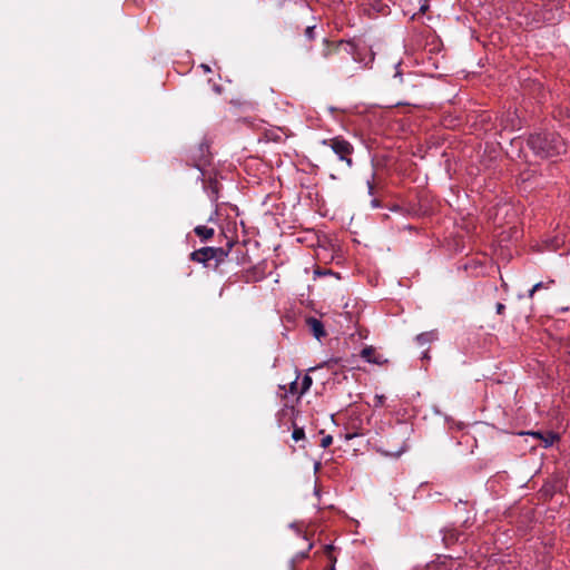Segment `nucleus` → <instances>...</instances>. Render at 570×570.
Masks as SVG:
<instances>
[{"instance_id": "f257e3e1", "label": "nucleus", "mask_w": 570, "mask_h": 570, "mask_svg": "<svg viewBox=\"0 0 570 570\" xmlns=\"http://www.w3.org/2000/svg\"><path fill=\"white\" fill-rule=\"evenodd\" d=\"M530 148L541 157H552L561 154L564 148L563 140L556 134H538L528 140Z\"/></svg>"}, {"instance_id": "f03ea898", "label": "nucleus", "mask_w": 570, "mask_h": 570, "mask_svg": "<svg viewBox=\"0 0 570 570\" xmlns=\"http://www.w3.org/2000/svg\"><path fill=\"white\" fill-rule=\"evenodd\" d=\"M330 146L341 160H345L347 165L351 166L352 160L347 158V155L352 153V146L347 141L333 139L330 141Z\"/></svg>"}, {"instance_id": "7ed1b4c3", "label": "nucleus", "mask_w": 570, "mask_h": 570, "mask_svg": "<svg viewBox=\"0 0 570 570\" xmlns=\"http://www.w3.org/2000/svg\"><path fill=\"white\" fill-rule=\"evenodd\" d=\"M407 449V445L405 441H402L400 446L396 449H386L384 446H379L377 451L381 452L385 456H392V458H399L401 454H403Z\"/></svg>"}, {"instance_id": "20e7f679", "label": "nucleus", "mask_w": 570, "mask_h": 570, "mask_svg": "<svg viewBox=\"0 0 570 570\" xmlns=\"http://www.w3.org/2000/svg\"><path fill=\"white\" fill-rule=\"evenodd\" d=\"M374 348L373 347H365L362 350V357L365 358L367 362L370 363H374V364H382L385 362V360H382L381 356H374Z\"/></svg>"}, {"instance_id": "39448f33", "label": "nucleus", "mask_w": 570, "mask_h": 570, "mask_svg": "<svg viewBox=\"0 0 570 570\" xmlns=\"http://www.w3.org/2000/svg\"><path fill=\"white\" fill-rule=\"evenodd\" d=\"M213 248H204L191 254V258L196 262H206L212 258Z\"/></svg>"}, {"instance_id": "423d86ee", "label": "nucleus", "mask_w": 570, "mask_h": 570, "mask_svg": "<svg viewBox=\"0 0 570 570\" xmlns=\"http://www.w3.org/2000/svg\"><path fill=\"white\" fill-rule=\"evenodd\" d=\"M308 325L316 338H321L325 335L322 323L316 318H311Z\"/></svg>"}, {"instance_id": "0eeeda50", "label": "nucleus", "mask_w": 570, "mask_h": 570, "mask_svg": "<svg viewBox=\"0 0 570 570\" xmlns=\"http://www.w3.org/2000/svg\"><path fill=\"white\" fill-rule=\"evenodd\" d=\"M195 233L199 237H202L204 239H208V238H210L214 235V229L210 228V227H207V226H197L195 228Z\"/></svg>"}, {"instance_id": "6e6552de", "label": "nucleus", "mask_w": 570, "mask_h": 570, "mask_svg": "<svg viewBox=\"0 0 570 570\" xmlns=\"http://www.w3.org/2000/svg\"><path fill=\"white\" fill-rule=\"evenodd\" d=\"M531 435L534 438L541 439L543 441L546 448L552 445L557 439V435L553 433H549L547 436H543L540 433L533 432V433H531Z\"/></svg>"}, {"instance_id": "1a4fd4ad", "label": "nucleus", "mask_w": 570, "mask_h": 570, "mask_svg": "<svg viewBox=\"0 0 570 570\" xmlns=\"http://www.w3.org/2000/svg\"><path fill=\"white\" fill-rule=\"evenodd\" d=\"M434 338H435V334L433 332L422 333L416 336V341L422 345L433 341Z\"/></svg>"}, {"instance_id": "9d476101", "label": "nucleus", "mask_w": 570, "mask_h": 570, "mask_svg": "<svg viewBox=\"0 0 570 570\" xmlns=\"http://www.w3.org/2000/svg\"><path fill=\"white\" fill-rule=\"evenodd\" d=\"M302 387H301V391H299V394H304L306 391L309 390L311 385H312V379L311 376L308 375H305L302 380Z\"/></svg>"}, {"instance_id": "9b49d317", "label": "nucleus", "mask_w": 570, "mask_h": 570, "mask_svg": "<svg viewBox=\"0 0 570 570\" xmlns=\"http://www.w3.org/2000/svg\"><path fill=\"white\" fill-rule=\"evenodd\" d=\"M304 435H305L304 430L298 428L293 431L292 438L295 441H299L304 438Z\"/></svg>"}, {"instance_id": "f8f14e48", "label": "nucleus", "mask_w": 570, "mask_h": 570, "mask_svg": "<svg viewBox=\"0 0 570 570\" xmlns=\"http://www.w3.org/2000/svg\"><path fill=\"white\" fill-rule=\"evenodd\" d=\"M332 441H333V439H332V436H331V435H326V436H324V438L322 439V442H321L322 448H327L328 445H331V444H332Z\"/></svg>"}, {"instance_id": "ddd939ff", "label": "nucleus", "mask_w": 570, "mask_h": 570, "mask_svg": "<svg viewBox=\"0 0 570 570\" xmlns=\"http://www.w3.org/2000/svg\"><path fill=\"white\" fill-rule=\"evenodd\" d=\"M305 35L308 39H313L314 38V27H307Z\"/></svg>"}, {"instance_id": "4468645a", "label": "nucleus", "mask_w": 570, "mask_h": 570, "mask_svg": "<svg viewBox=\"0 0 570 570\" xmlns=\"http://www.w3.org/2000/svg\"><path fill=\"white\" fill-rule=\"evenodd\" d=\"M543 287H547V286L544 285V283L539 282V283H537V284H534V285H533V291H538V289L543 288Z\"/></svg>"}, {"instance_id": "2eb2a0df", "label": "nucleus", "mask_w": 570, "mask_h": 570, "mask_svg": "<svg viewBox=\"0 0 570 570\" xmlns=\"http://www.w3.org/2000/svg\"><path fill=\"white\" fill-rule=\"evenodd\" d=\"M504 305L502 303L497 304V313L501 314L504 311Z\"/></svg>"}, {"instance_id": "dca6fc26", "label": "nucleus", "mask_w": 570, "mask_h": 570, "mask_svg": "<svg viewBox=\"0 0 570 570\" xmlns=\"http://www.w3.org/2000/svg\"><path fill=\"white\" fill-rule=\"evenodd\" d=\"M535 292H537V291H533V287H532V288L529 291L528 296H529L530 298H532Z\"/></svg>"}, {"instance_id": "f3484780", "label": "nucleus", "mask_w": 570, "mask_h": 570, "mask_svg": "<svg viewBox=\"0 0 570 570\" xmlns=\"http://www.w3.org/2000/svg\"><path fill=\"white\" fill-rule=\"evenodd\" d=\"M202 68H203L206 72H209V71H210V68H209V66H207V65H202Z\"/></svg>"}, {"instance_id": "a211bd4d", "label": "nucleus", "mask_w": 570, "mask_h": 570, "mask_svg": "<svg viewBox=\"0 0 570 570\" xmlns=\"http://www.w3.org/2000/svg\"><path fill=\"white\" fill-rule=\"evenodd\" d=\"M428 9V6L426 4H422L421 6V11H425Z\"/></svg>"}, {"instance_id": "6ab92c4d", "label": "nucleus", "mask_w": 570, "mask_h": 570, "mask_svg": "<svg viewBox=\"0 0 570 570\" xmlns=\"http://www.w3.org/2000/svg\"><path fill=\"white\" fill-rule=\"evenodd\" d=\"M377 400H379V404H381L382 403V396H380V397L377 396Z\"/></svg>"}, {"instance_id": "aec40b11", "label": "nucleus", "mask_w": 570, "mask_h": 570, "mask_svg": "<svg viewBox=\"0 0 570 570\" xmlns=\"http://www.w3.org/2000/svg\"><path fill=\"white\" fill-rule=\"evenodd\" d=\"M295 385H296V382H293V384H292V390H294V389H295Z\"/></svg>"}, {"instance_id": "412c9836", "label": "nucleus", "mask_w": 570, "mask_h": 570, "mask_svg": "<svg viewBox=\"0 0 570 570\" xmlns=\"http://www.w3.org/2000/svg\"><path fill=\"white\" fill-rule=\"evenodd\" d=\"M330 570H335V568H334V567H332Z\"/></svg>"}]
</instances>
